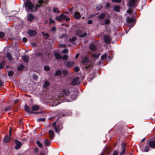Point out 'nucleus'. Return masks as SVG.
Instances as JSON below:
<instances>
[{"instance_id":"nucleus-1","label":"nucleus","mask_w":155,"mask_h":155,"mask_svg":"<svg viewBox=\"0 0 155 155\" xmlns=\"http://www.w3.org/2000/svg\"><path fill=\"white\" fill-rule=\"evenodd\" d=\"M25 6L27 11H30L31 13L34 12L35 6L33 3L31 1L29 0L26 1Z\"/></svg>"},{"instance_id":"nucleus-2","label":"nucleus","mask_w":155,"mask_h":155,"mask_svg":"<svg viewBox=\"0 0 155 155\" xmlns=\"http://www.w3.org/2000/svg\"><path fill=\"white\" fill-rule=\"evenodd\" d=\"M88 61V58L87 57H84L82 60V62L84 64V67L86 70H89L92 68L90 64H87Z\"/></svg>"},{"instance_id":"nucleus-3","label":"nucleus","mask_w":155,"mask_h":155,"mask_svg":"<svg viewBox=\"0 0 155 155\" xmlns=\"http://www.w3.org/2000/svg\"><path fill=\"white\" fill-rule=\"evenodd\" d=\"M63 123L62 121H58L57 122L56 126L55 127V131L56 133H58L63 128Z\"/></svg>"},{"instance_id":"nucleus-4","label":"nucleus","mask_w":155,"mask_h":155,"mask_svg":"<svg viewBox=\"0 0 155 155\" xmlns=\"http://www.w3.org/2000/svg\"><path fill=\"white\" fill-rule=\"evenodd\" d=\"M9 135H6L5 136L3 139V141L4 143H9L12 140V137H11V131L10 130L9 131Z\"/></svg>"},{"instance_id":"nucleus-5","label":"nucleus","mask_w":155,"mask_h":155,"mask_svg":"<svg viewBox=\"0 0 155 155\" xmlns=\"http://www.w3.org/2000/svg\"><path fill=\"white\" fill-rule=\"evenodd\" d=\"M139 0H129L128 1V6L130 8H133L136 7V3Z\"/></svg>"},{"instance_id":"nucleus-6","label":"nucleus","mask_w":155,"mask_h":155,"mask_svg":"<svg viewBox=\"0 0 155 155\" xmlns=\"http://www.w3.org/2000/svg\"><path fill=\"white\" fill-rule=\"evenodd\" d=\"M14 142L15 144V148L16 150H17L21 148V147L22 143L20 140H14Z\"/></svg>"},{"instance_id":"nucleus-7","label":"nucleus","mask_w":155,"mask_h":155,"mask_svg":"<svg viewBox=\"0 0 155 155\" xmlns=\"http://www.w3.org/2000/svg\"><path fill=\"white\" fill-rule=\"evenodd\" d=\"M80 80V78L78 77H76L73 80L71 84L73 86H75L80 84L79 81Z\"/></svg>"},{"instance_id":"nucleus-8","label":"nucleus","mask_w":155,"mask_h":155,"mask_svg":"<svg viewBox=\"0 0 155 155\" xmlns=\"http://www.w3.org/2000/svg\"><path fill=\"white\" fill-rule=\"evenodd\" d=\"M103 40L107 44L110 42L111 38L108 35H106L104 36Z\"/></svg>"},{"instance_id":"nucleus-9","label":"nucleus","mask_w":155,"mask_h":155,"mask_svg":"<svg viewBox=\"0 0 155 155\" xmlns=\"http://www.w3.org/2000/svg\"><path fill=\"white\" fill-rule=\"evenodd\" d=\"M70 93L68 89H63L62 90V95L64 97H68Z\"/></svg>"},{"instance_id":"nucleus-10","label":"nucleus","mask_w":155,"mask_h":155,"mask_svg":"<svg viewBox=\"0 0 155 155\" xmlns=\"http://www.w3.org/2000/svg\"><path fill=\"white\" fill-rule=\"evenodd\" d=\"M65 16L63 14H61L59 16H57L55 18V19L57 21H61L63 20V19H64Z\"/></svg>"},{"instance_id":"nucleus-11","label":"nucleus","mask_w":155,"mask_h":155,"mask_svg":"<svg viewBox=\"0 0 155 155\" xmlns=\"http://www.w3.org/2000/svg\"><path fill=\"white\" fill-rule=\"evenodd\" d=\"M27 33L31 36H34L37 34V32L35 30H30L28 31Z\"/></svg>"},{"instance_id":"nucleus-12","label":"nucleus","mask_w":155,"mask_h":155,"mask_svg":"<svg viewBox=\"0 0 155 155\" xmlns=\"http://www.w3.org/2000/svg\"><path fill=\"white\" fill-rule=\"evenodd\" d=\"M74 17L75 19L78 20L81 18L80 13L78 12H76L74 14Z\"/></svg>"},{"instance_id":"nucleus-13","label":"nucleus","mask_w":155,"mask_h":155,"mask_svg":"<svg viewBox=\"0 0 155 155\" xmlns=\"http://www.w3.org/2000/svg\"><path fill=\"white\" fill-rule=\"evenodd\" d=\"M89 49L90 50L92 51H95L97 50V48L94 44L92 43L89 45Z\"/></svg>"},{"instance_id":"nucleus-14","label":"nucleus","mask_w":155,"mask_h":155,"mask_svg":"<svg viewBox=\"0 0 155 155\" xmlns=\"http://www.w3.org/2000/svg\"><path fill=\"white\" fill-rule=\"evenodd\" d=\"M95 77L94 73H92L90 74L87 77V81H90L94 78Z\"/></svg>"},{"instance_id":"nucleus-15","label":"nucleus","mask_w":155,"mask_h":155,"mask_svg":"<svg viewBox=\"0 0 155 155\" xmlns=\"http://www.w3.org/2000/svg\"><path fill=\"white\" fill-rule=\"evenodd\" d=\"M149 146L151 148L155 149V140H150L149 143Z\"/></svg>"},{"instance_id":"nucleus-16","label":"nucleus","mask_w":155,"mask_h":155,"mask_svg":"<svg viewBox=\"0 0 155 155\" xmlns=\"http://www.w3.org/2000/svg\"><path fill=\"white\" fill-rule=\"evenodd\" d=\"M25 110L26 112L29 114H32L34 113L33 111L30 110L29 107L26 105H25Z\"/></svg>"},{"instance_id":"nucleus-17","label":"nucleus","mask_w":155,"mask_h":155,"mask_svg":"<svg viewBox=\"0 0 155 155\" xmlns=\"http://www.w3.org/2000/svg\"><path fill=\"white\" fill-rule=\"evenodd\" d=\"M34 18V16L32 14H29L27 16V19L30 21H32Z\"/></svg>"},{"instance_id":"nucleus-18","label":"nucleus","mask_w":155,"mask_h":155,"mask_svg":"<svg viewBox=\"0 0 155 155\" xmlns=\"http://www.w3.org/2000/svg\"><path fill=\"white\" fill-rule=\"evenodd\" d=\"M74 64V63L73 61H68L67 64H66V65H67L68 67L70 68L72 67Z\"/></svg>"},{"instance_id":"nucleus-19","label":"nucleus","mask_w":155,"mask_h":155,"mask_svg":"<svg viewBox=\"0 0 155 155\" xmlns=\"http://www.w3.org/2000/svg\"><path fill=\"white\" fill-rule=\"evenodd\" d=\"M6 57L10 61H11L12 60V55L11 53H7V54H6Z\"/></svg>"},{"instance_id":"nucleus-20","label":"nucleus","mask_w":155,"mask_h":155,"mask_svg":"<svg viewBox=\"0 0 155 155\" xmlns=\"http://www.w3.org/2000/svg\"><path fill=\"white\" fill-rule=\"evenodd\" d=\"M22 59L26 63H28L29 58L27 55H25L22 57Z\"/></svg>"},{"instance_id":"nucleus-21","label":"nucleus","mask_w":155,"mask_h":155,"mask_svg":"<svg viewBox=\"0 0 155 155\" xmlns=\"http://www.w3.org/2000/svg\"><path fill=\"white\" fill-rule=\"evenodd\" d=\"M48 133H49L50 138L52 139L54 137V132L53 130H49V131H48Z\"/></svg>"},{"instance_id":"nucleus-22","label":"nucleus","mask_w":155,"mask_h":155,"mask_svg":"<svg viewBox=\"0 0 155 155\" xmlns=\"http://www.w3.org/2000/svg\"><path fill=\"white\" fill-rule=\"evenodd\" d=\"M120 7L118 5H117L113 7V9L116 12H120Z\"/></svg>"},{"instance_id":"nucleus-23","label":"nucleus","mask_w":155,"mask_h":155,"mask_svg":"<svg viewBox=\"0 0 155 155\" xmlns=\"http://www.w3.org/2000/svg\"><path fill=\"white\" fill-rule=\"evenodd\" d=\"M39 107L37 105H35L31 107V109L33 111H36L39 109Z\"/></svg>"},{"instance_id":"nucleus-24","label":"nucleus","mask_w":155,"mask_h":155,"mask_svg":"<svg viewBox=\"0 0 155 155\" xmlns=\"http://www.w3.org/2000/svg\"><path fill=\"white\" fill-rule=\"evenodd\" d=\"M24 68L25 66L24 65H22V64H21L18 67L17 70L18 71H21L24 69Z\"/></svg>"},{"instance_id":"nucleus-25","label":"nucleus","mask_w":155,"mask_h":155,"mask_svg":"<svg viewBox=\"0 0 155 155\" xmlns=\"http://www.w3.org/2000/svg\"><path fill=\"white\" fill-rule=\"evenodd\" d=\"M55 57L57 60L60 59L61 58V56L59 53H55Z\"/></svg>"},{"instance_id":"nucleus-26","label":"nucleus","mask_w":155,"mask_h":155,"mask_svg":"<svg viewBox=\"0 0 155 155\" xmlns=\"http://www.w3.org/2000/svg\"><path fill=\"white\" fill-rule=\"evenodd\" d=\"M95 8L97 11H99L102 8L103 6L101 4L97 5H96Z\"/></svg>"},{"instance_id":"nucleus-27","label":"nucleus","mask_w":155,"mask_h":155,"mask_svg":"<svg viewBox=\"0 0 155 155\" xmlns=\"http://www.w3.org/2000/svg\"><path fill=\"white\" fill-rule=\"evenodd\" d=\"M127 22L128 23H132L134 21L133 18L131 17H129L127 18Z\"/></svg>"},{"instance_id":"nucleus-28","label":"nucleus","mask_w":155,"mask_h":155,"mask_svg":"<svg viewBox=\"0 0 155 155\" xmlns=\"http://www.w3.org/2000/svg\"><path fill=\"white\" fill-rule=\"evenodd\" d=\"M77 40V38L76 37H72L71 38H70L69 41L72 44H74V41H76Z\"/></svg>"},{"instance_id":"nucleus-29","label":"nucleus","mask_w":155,"mask_h":155,"mask_svg":"<svg viewBox=\"0 0 155 155\" xmlns=\"http://www.w3.org/2000/svg\"><path fill=\"white\" fill-rule=\"evenodd\" d=\"M105 17V14L103 13L98 16L99 19L101 20L103 19Z\"/></svg>"},{"instance_id":"nucleus-30","label":"nucleus","mask_w":155,"mask_h":155,"mask_svg":"<svg viewBox=\"0 0 155 155\" xmlns=\"http://www.w3.org/2000/svg\"><path fill=\"white\" fill-rule=\"evenodd\" d=\"M104 151L107 153L109 154L111 152L110 149L108 147H107L105 148Z\"/></svg>"},{"instance_id":"nucleus-31","label":"nucleus","mask_w":155,"mask_h":155,"mask_svg":"<svg viewBox=\"0 0 155 155\" xmlns=\"http://www.w3.org/2000/svg\"><path fill=\"white\" fill-rule=\"evenodd\" d=\"M76 35L77 36L81 35L82 33V31L81 30L78 29L75 31Z\"/></svg>"},{"instance_id":"nucleus-32","label":"nucleus","mask_w":155,"mask_h":155,"mask_svg":"<svg viewBox=\"0 0 155 155\" xmlns=\"http://www.w3.org/2000/svg\"><path fill=\"white\" fill-rule=\"evenodd\" d=\"M61 71L60 70H57L54 74L55 76H60L61 75Z\"/></svg>"},{"instance_id":"nucleus-33","label":"nucleus","mask_w":155,"mask_h":155,"mask_svg":"<svg viewBox=\"0 0 155 155\" xmlns=\"http://www.w3.org/2000/svg\"><path fill=\"white\" fill-rule=\"evenodd\" d=\"M50 85V83L49 82L47 81H46L44 82V84L43 85L44 87H46Z\"/></svg>"},{"instance_id":"nucleus-34","label":"nucleus","mask_w":155,"mask_h":155,"mask_svg":"<svg viewBox=\"0 0 155 155\" xmlns=\"http://www.w3.org/2000/svg\"><path fill=\"white\" fill-rule=\"evenodd\" d=\"M10 110L11 107L10 106H8V107L5 108L4 109V110H3V109H1V112H3V111L6 112L8 111H9Z\"/></svg>"},{"instance_id":"nucleus-35","label":"nucleus","mask_w":155,"mask_h":155,"mask_svg":"<svg viewBox=\"0 0 155 155\" xmlns=\"http://www.w3.org/2000/svg\"><path fill=\"white\" fill-rule=\"evenodd\" d=\"M45 145L48 147L51 144V142L48 139H45Z\"/></svg>"},{"instance_id":"nucleus-36","label":"nucleus","mask_w":155,"mask_h":155,"mask_svg":"<svg viewBox=\"0 0 155 155\" xmlns=\"http://www.w3.org/2000/svg\"><path fill=\"white\" fill-rule=\"evenodd\" d=\"M36 144L40 148H42L43 147V145L41 143H40L39 140H37L36 141Z\"/></svg>"},{"instance_id":"nucleus-37","label":"nucleus","mask_w":155,"mask_h":155,"mask_svg":"<svg viewBox=\"0 0 155 155\" xmlns=\"http://www.w3.org/2000/svg\"><path fill=\"white\" fill-rule=\"evenodd\" d=\"M107 54H106L105 53L102 55L101 57V58L102 60H104V59L107 58Z\"/></svg>"},{"instance_id":"nucleus-38","label":"nucleus","mask_w":155,"mask_h":155,"mask_svg":"<svg viewBox=\"0 0 155 155\" xmlns=\"http://www.w3.org/2000/svg\"><path fill=\"white\" fill-rule=\"evenodd\" d=\"M35 55L37 57H39L42 56H43V54L41 53L38 52L35 53Z\"/></svg>"},{"instance_id":"nucleus-39","label":"nucleus","mask_w":155,"mask_h":155,"mask_svg":"<svg viewBox=\"0 0 155 155\" xmlns=\"http://www.w3.org/2000/svg\"><path fill=\"white\" fill-rule=\"evenodd\" d=\"M67 37V35L65 34H62L59 35V38L60 39H62L64 38H66Z\"/></svg>"},{"instance_id":"nucleus-40","label":"nucleus","mask_w":155,"mask_h":155,"mask_svg":"<svg viewBox=\"0 0 155 155\" xmlns=\"http://www.w3.org/2000/svg\"><path fill=\"white\" fill-rule=\"evenodd\" d=\"M53 12L59 13L60 12V11L57 8L54 7L53 8Z\"/></svg>"},{"instance_id":"nucleus-41","label":"nucleus","mask_w":155,"mask_h":155,"mask_svg":"<svg viewBox=\"0 0 155 155\" xmlns=\"http://www.w3.org/2000/svg\"><path fill=\"white\" fill-rule=\"evenodd\" d=\"M61 73H63L64 75H66L68 74V71L66 69H64L61 71Z\"/></svg>"},{"instance_id":"nucleus-42","label":"nucleus","mask_w":155,"mask_h":155,"mask_svg":"<svg viewBox=\"0 0 155 155\" xmlns=\"http://www.w3.org/2000/svg\"><path fill=\"white\" fill-rule=\"evenodd\" d=\"M61 58H62L63 60H66L68 59V57L67 55H64L61 57Z\"/></svg>"},{"instance_id":"nucleus-43","label":"nucleus","mask_w":155,"mask_h":155,"mask_svg":"<svg viewBox=\"0 0 155 155\" xmlns=\"http://www.w3.org/2000/svg\"><path fill=\"white\" fill-rule=\"evenodd\" d=\"M41 5H38V4H36L35 7V11H34L35 12L36 11H37L38 8L40 7L41 6Z\"/></svg>"},{"instance_id":"nucleus-44","label":"nucleus","mask_w":155,"mask_h":155,"mask_svg":"<svg viewBox=\"0 0 155 155\" xmlns=\"http://www.w3.org/2000/svg\"><path fill=\"white\" fill-rule=\"evenodd\" d=\"M5 35V33L3 32H0V38H4Z\"/></svg>"},{"instance_id":"nucleus-45","label":"nucleus","mask_w":155,"mask_h":155,"mask_svg":"<svg viewBox=\"0 0 155 155\" xmlns=\"http://www.w3.org/2000/svg\"><path fill=\"white\" fill-rule=\"evenodd\" d=\"M127 146V144L124 143H122L121 144V147L122 148H125V147Z\"/></svg>"},{"instance_id":"nucleus-46","label":"nucleus","mask_w":155,"mask_h":155,"mask_svg":"<svg viewBox=\"0 0 155 155\" xmlns=\"http://www.w3.org/2000/svg\"><path fill=\"white\" fill-rule=\"evenodd\" d=\"M13 72L12 71H10L8 72V75L9 77H12L13 74Z\"/></svg>"},{"instance_id":"nucleus-47","label":"nucleus","mask_w":155,"mask_h":155,"mask_svg":"<svg viewBox=\"0 0 155 155\" xmlns=\"http://www.w3.org/2000/svg\"><path fill=\"white\" fill-rule=\"evenodd\" d=\"M42 34L43 37L46 36L47 37H50L49 35L47 33H45L44 32H42Z\"/></svg>"},{"instance_id":"nucleus-48","label":"nucleus","mask_w":155,"mask_h":155,"mask_svg":"<svg viewBox=\"0 0 155 155\" xmlns=\"http://www.w3.org/2000/svg\"><path fill=\"white\" fill-rule=\"evenodd\" d=\"M60 104L58 101H56L53 103V106H56Z\"/></svg>"},{"instance_id":"nucleus-49","label":"nucleus","mask_w":155,"mask_h":155,"mask_svg":"<svg viewBox=\"0 0 155 155\" xmlns=\"http://www.w3.org/2000/svg\"><path fill=\"white\" fill-rule=\"evenodd\" d=\"M46 120V118H40L38 120V122L40 121H45Z\"/></svg>"},{"instance_id":"nucleus-50","label":"nucleus","mask_w":155,"mask_h":155,"mask_svg":"<svg viewBox=\"0 0 155 155\" xmlns=\"http://www.w3.org/2000/svg\"><path fill=\"white\" fill-rule=\"evenodd\" d=\"M100 55V54H94L93 55V56L95 58H98L99 57Z\"/></svg>"},{"instance_id":"nucleus-51","label":"nucleus","mask_w":155,"mask_h":155,"mask_svg":"<svg viewBox=\"0 0 155 155\" xmlns=\"http://www.w3.org/2000/svg\"><path fill=\"white\" fill-rule=\"evenodd\" d=\"M44 69L46 71H48L50 70V68L47 66H45L44 67Z\"/></svg>"},{"instance_id":"nucleus-52","label":"nucleus","mask_w":155,"mask_h":155,"mask_svg":"<svg viewBox=\"0 0 155 155\" xmlns=\"http://www.w3.org/2000/svg\"><path fill=\"white\" fill-rule=\"evenodd\" d=\"M87 36V33H84L83 34L81 35L79 37L80 38H84Z\"/></svg>"},{"instance_id":"nucleus-53","label":"nucleus","mask_w":155,"mask_h":155,"mask_svg":"<svg viewBox=\"0 0 155 155\" xmlns=\"http://www.w3.org/2000/svg\"><path fill=\"white\" fill-rule=\"evenodd\" d=\"M74 70L75 72H78L80 71V68L78 67H76L74 68Z\"/></svg>"},{"instance_id":"nucleus-54","label":"nucleus","mask_w":155,"mask_h":155,"mask_svg":"<svg viewBox=\"0 0 155 155\" xmlns=\"http://www.w3.org/2000/svg\"><path fill=\"white\" fill-rule=\"evenodd\" d=\"M110 20L108 19H107L105 21V24L106 25H108L110 23Z\"/></svg>"},{"instance_id":"nucleus-55","label":"nucleus","mask_w":155,"mask_h":155,"mask_svg":"<svg viewBox=\"0 0 155 155\" xmlns=\"http://www.w3.org/2000/svg\"><path fill=\"white\" fill-rule=\"evenodd\" d=\"M110 7V5L108 2H107L106 4V8H109Z\"/></svg>"},{"instance_id":"nucleus-56","label":"nucleus","mask_w":155,"mask_h":155,"mask_svg":"<svg viewBox=\"0 0 155 155\" xmlns=\"http://www.w3.org/2000/svg\"><path fill=\"white\" fill-rule=\"evenodd\" d=\"M111 1L113 2L116 3H119L121 2V0H111Z\"/></svg>"},{"instance_id":"nucleus-57","label":"nucleus","mask_w":155,"mask_h":155,"mask_svg":"<svg viewBox=\"0 0 155 155\" xmlns=\"http://www.w3.org/2000/svg\"><path fill=\"white\" fill-rule=\"evenodd\" d=\"M64 16H65V17L64 19H63V20H65L67 22L70 20V18L69 17H67V16L65 15H64Z\"/></svg>"},{"instance_id":"nucleus-58","label":"nucleus","mask_w":155,"mask_h":155,"mask_svg":"<svg viewBox=\"0 0 155 155\" xmlns=\"http://www.w3.org/2000/svg\"><path fill=\"white\" fill-rule=\"evenodd\" d=\"M49 20H50V24H51V23H53V24H54L55 23V21H53L52 19L50 18H49Z\"/></svg>"},{"instance_id":"nucleus-59","label":"nucleus","mask_w":155,"mask_h":155,"mask_svg":"<svg viewBox=\"0 0 155 155\" xmlns=\"http://www.w3.org/2000/svg\"><path fill=\"white\" fill-rule=\"evenodd\" d=\"M77 97V94H74L73 95H72L71 96V97L72 98V99H74L76 98Z\"/></svg>"},{"instance_id":"nucleus-60","label":"nucleus","mask_w":155,"mask_h":155,"mask_svg":"<svg viewBox=\"0 0 155 155\" xmlns=\"http://www.w3.org/2000/svg\"><path fill=\"white\" fill-rule=\"evenodd\" d=\"M68 49L67 48L64 49L62 51V53H68Z\"/></svg>"},{"instance_id":"nucleus-61","label":"nucleus","mask_w":155,"mask_h":155,"mask_svg":"<svg viewBox=\"0 0 155 155\" xmlns=\"http://www.w3.org/2000/svg\"><path fill=\"white\" fill-rule=\"evenodd\" d=\"M118 153L117 150H115L113 151V155H117Z\"/></svg>"},{"instance_id":"nucleus-62","label":"nucleus","mask_w":155,"mask_h":155,"mask_svg":"<svg viewBox=\"0 0 155 155\" xmlns=\"http://www.w3.org/2000/svg\"><path fill=\"white\" fill-rule=\"evenodd\" d=\"M38 3L40 4V5H41V4L44 3V2L43 0H39L38 1Z\"/></svg>"},{"instance_id":"nucleus-63","label":"nucleus","mask_w":155,"mask_h":155,"mask_svg":"<svg viewBox=\"0 0 155 155\" xmlns=\"http://www.w3.org/2000/svg\"><path fill=\"white\" fill-rule=\"evenodd\" d=\"M149 147L147 146H146L144 148L145 151L146 152H147L149 151Z\"/></svg>"},{"instance_id":"nucleus-64","label":"nucleus","mask_w":155,"mask_h":155,"mask_svg":"<svg viewBox=\"0 0 155 155\" xmlns=\"http://www.w3.org/2000/svg\"><path fill=\"white\" fill-rule=\"evenodd\" d=\"M4 85V82L3 81L0 80V87L3 86Z\"/></svg>"}]
</instances>
